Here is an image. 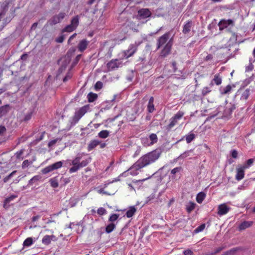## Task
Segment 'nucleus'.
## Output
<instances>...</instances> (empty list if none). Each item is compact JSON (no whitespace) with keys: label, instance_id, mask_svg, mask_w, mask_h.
<instances>
[{"label":"nucleus","instance_id":"obj_14","mask_svg":"<svg viewBox=\"0 0 255 255\" xmlns=\"http://www.w3.org/2000/svg\"><path fill=\"white\" fill-rule=\"evenodd\" d=\"M231 208L227 205L226 204L224 203L220 204L218 207L217 214L219 216H222L227 214L230 210Z\"/></svg>","mask_w":255,"mask_h":255},{"label":"nucleus","instance_id":"obj_45","mask_svg":"<svg viewBox=\"0 0 255 255\" xmlns=\"http://www.w3.org/2000/svg\"><path fill=\"white\" fill-rule=\"evenodd\" d=\"M103 87V83L101 81H98L95 85V89L97 90H100Z\"/></svg>","mask_w":255,"mask_h":255},{"label":"nucleus","instance_id":"obj_34","mask_svg":"<svg viewBox=\"0 0 255 255\" xmlns=\"http://www.w3.org/2000/svg\"><path fill=\"white\" fill-rule=\"evenodd\" d=\"M74 27H73L70 24L69 25H67L66 26L64 27L62 30V32H71L75 30Z\"/></svg>","mask_w":255,"mask_h":255},{"label":"nucleus","instance_id":"obj_61","mask_svg":"<svg viewBox=\"0 0 255 255\" xmlns=\"http://www.w3.org/2000/svg\"><path fill=\"white\" fill-rule=\"evenodd\" d=\"M28 160H24L22 164V167L23 168H24L28 166Z\"/></svg>","mask_w":255,"mask_h":255},{"label":"nucleus","instance_id":"obj_54","mask_svg":"<svg viewBox=\"0 0 255 255\" xmlns=\"http://www.w3.org/2000/svg\"><path fill=\"white\" fill-rule=\"evenodd\" d=\"M224 248H225V247H224L217 248V249H215V251L214 252H213L214 255H215L216 254L219 253Z\"/></svg>","mask_w":255,"mask_h":255},{"label":"nucleus","instance_id":"obj_30","mask_svg":"<svg viewBox=\"0 0 255 255\" xmlns=\"http://www.w3.org/2000/svg\"><path fill=\"white\" fill-rule=\"evenodd\" d=\"M115 228V224L113 223H111L106 226L105 231L107 233H110L114 230Z\"/></svg>","mask_w":255,"mask_h":255},{"label":"nucleus","instance_id":"obj_39","mask_svg":"<svg viewBox=\"0 0 255 255\" xmlns=\"http://www.w3.org/2000/svg\"><path fill=\"white\" fill-rule=\"evenodd\" d=\"M119 217V214H112L109 219V221L110 222H113L116 221L118 219Z\"/></svg>","mask_w":255,"mask_h":255},{"label":"nucleus","instance_id":"obj_50","mask_svg":"<svg viewBox=\"0 0 255 255\" xmlns=\"http://www.w3.org/2000/svg\"><path fill=\"white\" fill-rule=\"evenodd\" d=\"M181 169V168L180 167H175L171 170V173L172 174H175L176 173L179 172Z\"/></svg>","mask_w":255,"mask_h":255},{"label":"nucleus","instance_id":"obj_27","mask_svg":"<svg viewBox=\"0 0 255 255\" xmlns=\"http://www.w3.org/2000/svg\"><path fill=\"white\" fill-rule=\"evenodd\" d=\"M196 204L193 202H189L186 206V209L188 213H191L195 208Z\"/></svg>","mask_w":255,"mask_h":255},{"label":"nucleus","instance_id":"obj_60","mask_svg":"<svg viewBox=\"0 0 255 255\" xmlns=\"http://www.w3.org/2000/svg\"><path fill=\"white\" fill-rule=\"evenodd\" d=\"M98 192L100 194L110 195V194H109L107 192L105 191L103 189H99Z\"/></svg>","mask_w":255,"mask_h":255},{"label":"nucleus","instance_id":"obj_29","mask_svg":"<svg viewBox=\"0 0 255 255\" xmlns=\"http://www.w3.org/2000/svg\"><path fill=\"white\" fill-rule=\"evenodd\" d=\"M205 197L206 194L204 192H201L199 193L196 196L197 202L199 204L202 203Z\"/></svg>","mask_w":255,"mask_h":255},{"label":"nucleus","instance_id":"obj_38","mask_svg":"<svg viewBox=\"0 0 255 255\" xmlns=\"http://www.w3.org/2000/svg\"><path fill=\"white\" fill-rule=\"evenodd\" d=\"M16 173V171H13L10 174H9L8 175L5 177L3 180L4 183L7 182L12 177H13L15 173Z\"/></svg>","mask_w":255,"mask_h":255},{"label":"nucleus","instance_id":"obj_16","mask_svg":"<svg viewBox=\"0 0 255 255\" xmlns=\"http://www.w3.org/2000/svg\"><path fill=\"white\" fill-rule=\"evenodd\" d=\"M89 41L86 39H83L79 41L77 45V48L79 51L84 52L88 47Z\"/></svg>","mask_w":255,"mask_h":255},{"label":"nucleus","instance_id":"obj_64","mask_svg":"<svg viewBox=\"0 0 255 255\" xmlns=\"http://www.w3.org/2000/svg\"><path fill=\"white\" fill-rule=\"evenodd\" d=\"M213 59V56L211 54H208L205 58L206 61L210 60Z\"/></svg>","mask_w":255,"mask_h":255},{"label":"nucleus","instance_id":"obj_2","mask_svg":"<svg viewBox=\"0 0 255 255\" xmlns=\"http://www.w3.org/2000/svg\"><path fill=\"white\" fill-rule=\"evenodd\" d=\"M254 160H248L247 162L244 164L238 165L236 171L235 178L237 180L240 181L243 179L245 176V170L251 167L253 164Z\"/></svg>","mask_w":255,"mask_h":255},{"label":"nucleus","instance_id":"obj_52","mask_svg":"<svg viewBox=\"0 0 255 255\" xmlns=\"http://www.w3.org/2000/svg\"><path fill=\"white\" fill-rule=\"evenodd\" d=\"M17 196H15V195H11L10 196V197L7 198L5 200V203H9L10 202V201L13 200V199L14 198H15Z\"/></svg>","mask_w":255,"mask_h":255},{"label":"nucleus","instance_id":"obj_43","mask_svg":"<svg viewBox=\"0 0 255 255\" xmlns=\"http://www.w3.org/2000/svg\"><path fill=\"white\" fill-rule=\"evenodd\" d=\"M231 90H232L231 86L230 85H228L224 89L223 93L224 94H228L231 92Z\"/></svg>","mask_w":255,"mask_h":255},{"label":"nucleus","instance_id":"obj_12","mask_svg":"<svg viewBox=\"0 0 255 255\" xmlns=\"http://www.w3.org/2000/svg\"><path fill=\"white\" fill-rule=\"evenodd\" d=\"M62 165L61 161H58L51 165H50L42 170L43 174H47L54 170L60 168Z\"/></svg>","mask_w":255,"mask_h":255},{"label":"nucleus","instance_id":"obj_63","mask_svg":"<svg viewBox=\"0 0 255 255\" xmlns=\"http://www.w3.org/2000/svg\"><path fill=\"white\" fill-rule=\"evenodd\" d=\"M28 55L26 53H24L21 56V59L25 60L27 58Z\"/></svg>","mask_w":255,"mask_h":255},{"label":"nucleus","instance_id":"obj_48","mask_svg":"<svg viewBox=\"0 0 255 255\" xmlns=\"http://www.w3.org/2000/svg\"><path fill=\"white\" fill-rule=\"evenodd\" d=\"M231 154L233 158H237L238 157V152L236 150H232L231 151Z\"/></svg>","mask_w":255,"mask_h":255},{"label":"nucleus","instance_id":"obj_8","mask_svg":"<svg viewBox=\"0 0 255 255\" xmlns=\"http://www.w3.org/2000/svg\"><path fill=\"white\" fill-rule=\"evenodd\" d=\"M152 13L149 9L147 8H140L137 11L136 18L140 19H145L151 17Z\"/></svg>","mask_w":255,"mask_h":255},{"label":"nucleus","instance_id":"obj_46","mask_svg":"<svg viewBox=\"0 0 255 255\" xmlns=\"http://www.w3.org/2000/svg\"><path fill=\"white\" fill-rule=\"evenodd\" d=\"M32 115V112H30L27 113L25 116V117L24 118V119H23V121H25V122L29 121L31 118Z\"/></svg>","mask_w":255,"mask_h":255},{"label":"nucleus","instance_id":"obj_10","mask_svg":"<svg viewBox=\"0 0 255 255\" xmlns=\"http://www.w3.org/2000/svg\"><path fill=\"white\" fill-rule=\"evenodd\" d=\"M238 93L241 95L240 100L242 101H247L251 93L253 92V90L250 88L246 89H240L238 90Z\"/></svg>","mask_w":255,"mask_h":255},{"label":"nucleus","instance_id":"obj_47","mask_svg":"<svg viewBox=\"0 0 255 255\" xmlns=\"http://www.w3.org/2000/svg\"><path fill=\"white\" fill-rule=\"evenodd\" d=\"M205 228V224H202L195 229L196 233H198L202 231Z\"/></svg>","mask_w":255,"mask_h":255},{"label":"nucleus","instance_id":"obj_15","mask_svg":"<svg viewBox=\"0 0 255 255\" xmlns=\"http://www.w3.org/2000/svg\"><path fill=\"white\" fill-rule=\"evenodd\" d=\"M230 25H234V21L232 19L226 20L223 19H221L218 23L219 29L220 30H223Z\"/></svg>","mask_w":255,"mask_h":255},{"label":"nucleus","instance_id":"obj_25","mask_svg":"<svg viewBox=\"0 0 255 255\" xmlns=\"http://www.w3.org/2000/svg\"><path fill=\"white\" fill-rule=\"evenodd\" d=\"M100 143V142L97 140H93L90 141L88 144V149L90 151L93 149L95 147Z\"/></svg>","mask_w":255,"mask_h":255},{"label":"nucleus","instance_id":"obj_51","mask_svg":"<svg viewBox=\"0 0 255 255\" xmlns=\"http://www.w3.org/2000/svg\"><path fill=\"white\" fill-rule=\"evenodd\" d=\"M81 54H79L74 59L73 62V65H76L77 64L78 62L79 61L80 58H81Z\"/></svg>","mask_w":255,"mask_h":255},{"label":"nucleus","instance_id":"obj_5","mask_svg":"<svg viewBox=\"0 0 255 255\" xmlns=\"http://www.w3.org/2000/svg\"><path fill=\"white\" fill-rule=\"evenodd\" d=\"M90 110L89 105H85L77 110L72 118L73 122L77 123Z\"/></svg>","mask_w":255,"mask_h":255},{"label":"nucleus","instance_id":"obj_55","mask_svg":"<svg viewBox=\"0 0 255 255\" xmlns=\"http://www.w3.org/2000/svg\"><path fill=\"white\" fill-rule=\"evenodd\" d=\"M64 37L63 35H61L60 36L57 37L55 41L57 43H62L64 41Z\"/></svg>","mask_w":255,"mask_h":255},{"label":"nucleus","instance_id":"obj_59","mask_svg":"<svg viewBox=\"0 0 255 255\" xmlns=\"http://www.w3.org/2000/svg\"><path fill=\"white\" fill-rule=\"evenodd\" d=\"M6 131V128L4 126H0V134L2 135Z\"/></svg>","mask_w":255,"mask_h":255},{"label":"nucleus","instance_id":"obj_53","mask_svg":"<svg viewBox=\"0 0 255 255\" xmlns=\"http://www.w3.org/2000/svg\"><path fill=\"white\" fill-rule=\"evenodd\" d=\"M77 200H71L69 202V206L71 208L73 207L76 206L77 203Z\"/></svg>","mask_w":255,"mask_h":255},{"label":"nucleus","instance_id":"obj_11","mask_svg":"<svg viewBox=\"0 0 255 255\" xmlns=\"http://www.w3.org/2000/svg\"><path fill=\"white\" fill-rule=\"evenodd\" d=\"M122 65V61L118 59H112L107 64L108 71H113Z\"/></svg>","mask_w":255,"mask_h":255},{"label":"nucleus","instance_id":"obj_57","mask_svg":"<svg viewBox=\"0 0 255 255\" xmlns=\"http://www.w3.org/2000/svg\"><path fill=\"white\" fill-rule=\"evenodd\" d=\"M57 140H58V139H53V140H51L48 143V146L49 147L53 146L55 144V143L57 142Z\"/></svg>","mask_w":255,"mask_h":255},{"label":"nucleus","instance_id":"obj_58","mask_svg":"<svg viewBox=\"0 0 255 255\" xmlns=\"http://www.w3.org/2000/svg\"><path fill=\"white\" fill-rule=\"evenodd\" d=\"M148 178H144V179H141V180H133L132 182L133 183H134V184L137 183L138 182L142 183L143 181H145Z\"/></svg>","mask_w":255,"mask_h":255},{"label":"nucleus","instance_id":"obj_20","mask_svg":"<svg viewBox=\"0 0 255 255\" xmlns=\"http://www.w3.org/2000/svg\"><path fill=\"white\" fill-rule=\"evenodd\" d=\"M9 105H5L0 107V118L5 116L9 111Z\"/></svg>","mask_w":255,"mask_h":255},{"label":"nucleus","instance_id":"obj_19","mask_svg":"<svg viewBox=\"0 0 255 255\" xmlns=\"http://www.w3.org/2000/svg\"><path fill=\"white\" fill-rule=\"evenodd\" d=\"M253 224L252 221H244L239 226V230L242 231L250 227Z\"/></svg>","mask_w":255,"mask_h":255},{"label":"nucleus","instance_id":"obj_13","mask_svg":"<svg viewBox=\"0 0 255 255\" xmlns=\"http://www.w3.org/2000/svg\"><path fill=\"white\" fill-rule=\"evenodd\" d=\"M66 13L65 12H60L57 15H54L49 20L50 25H55L60 22L65 17Z\"/></svg>","mask_w":255,"mask_h":255},{"label":"nucleus","instance_id":"obj_36","mask_svg":"<svg viewBox=\"0 0 255 255\" xmlns=\"http://www.w3.org/2000/svg\"><path fill=\"white\" fill-rule=\"evenodd\" d=\"M49 182L51 187L53 188H57L59 186L57 180L55 178H51L49 180Z\"/></svg>","mask_w":255,"mask_h":255},{"label":"nucleus","instance_id":"obj_41","mask_svg":"<svg viewBox=\"0 0 255 255\" xmlns=\"http://www.w3.org/2000/svg\"><path fill=\"white\" fill-rule=\"evenodd\" d=\"M253 61H251V60H250V63L248 66L246 67V72H250L252 71L254 69V65L253 64Z\"/></svg>","mask_w":255,"mask_h":255},{"label":"nucleus","instance_id":"obj_1","mask_svg":"<svg viewBox=\"0 0 255 255\" xmlns=\"http://www.w3.org/2000/svg\"><path fill=\"white\" fill-rule=\"evenodd\" d=\"M169 32H166L159 37L157 40V49H158L163 47L160 55L162 57H166L171 52L173 45V39L172 38L169 39Z\"/></svg>","mask_w":255,"mask_h":255},{"label":"nucleus","instance_id":"obj_21","mask_svg":"<svg viewBox=\"0 0 255 255\" xmlns=\"http://www.w3.org/2000/svg\"><path fill=\"white\" fill-rule=\"evenodd\" d=\"M79 19L80 17L79 15H76L74 17H73L72 19L71 20V23L70 24L75 28V29H76L78 27L79 23Z\"/></svg>","mask_w":255,"mask_h":255},{"label":"nucleus","instance_id":"obj_18","mask_svg":"<svg viewBox=\"0 0 255 255\" xmlns=\"http://www.w3.org/2000/svg\"><path fill=\"white\" fill-rule=\"evenodd\" d=\"M192 26V21L191 20L188 21L184 25L183 28L182 32L184 34H187L190 31Z\"/></svg>","mask_w":255,"mask_h":255},{"label":"nucleus","instance_id":"obj_42","mask_svg":"<svg viewBox=\"0 0 255 255\" xmlns=\"http://www.w3.org/2000/svg\"><path fill=\"white\" fill-rule=\"evenodd\" d=\"M97 213L99 215H103L106 213V210L103 207H100L97 210Z\"/></svg>","mask_w":255,"mask_h":255},{"label":"nucleus","instance_id":"obj_56","mask_svg":"<svg viewBox=\"0 0 255 255\" xmlns=\"http://www.w3.org/2000/svg\"><path fill=\"white\" fill-rule=\"evenodd\" d=\"M75 51H76V49L75 48H74V47L71 48L68 51L67 54L71 56L72 54H73L75 53Z\"/></svg>","mask_w":255,"mask_h":255},{"label":"nucleus","instance_id":"obj_32","mask_svg":"<svg viewBox=\"0 0 255 255\" xmlns=\"http://www.w3.org/2000/svg\"><path fill=\"white\" fill-rule=\"evenodd\" d=\"M33 243V239L31 238H27L23 243V247H29Z\"/></svg>","mask_w":255,"mask_h":255},{"label":"nucleus","instance_id":"obj_4","mask_svg":"<svg viewBox=\"0 0 255 255\" xmlns=\"http://www.w3.org/2000/svg\"><path fill=\"white\" fill-rule=\"evenodd\" d=\"M155 160H137V161L129 169L130 173L132 175H137V170L152 163Z\"/></svg>","mask_w":255,"mask_h":255},{"label":"nucleus","instance_id":"obj_62","mask_svg":"<svg viewBox=\"0 0 255 255\" xmlns=\"http://www.w3.org/2000/svg\"><path fill=\"white\" fill-rule=\"evenodd\" d=\"M40 218V216L39 215H36V216H33L31 220H32V222H35L37 220H38Z\"/></svg>","mask_w":255,"mask_h":255},{"label":"nucleus","instance_id":"obj_44","mask_svg":"<svg viewBox=\"0 0 255 255\" xmlns=\"http://www.w3.org/2000/svg\"><path fill=\"white\" fill-rule=\"evenodd\" d=\"M236 251H237L236 249H231L229 251H228L225 252L223 254V255H233L236 253Z\"/></svg>","mask_w":255,"mask_h":255},{"label":"nucleus","instance_id":"obj_49","mask_svg":"<svg viewBox=\"0 0 255 255\" xmlns=\"http://www.w3.org/2000/svg\"><path fill=\"white\" fill-rule=\"evenodd\" d=\"M184 255H193V252L190 249H187L183 251Z\"/></svg>","mask_w":255,"mask_h":255},{"label":"nucleus","instance_id":"obj_28","mask_svg":"<svg viewBox=\"0 0 255 255\" xmlns=\"http://www.w3.org/2000/svg\"><path fill=\"white\" fill-rule=\"evenodd\" d=\"M149 139L151 141L150 144H148L147 145H153L156 143L158 141V137L155 133H151L149 136Z\"/></svg>","mask_w":255,"mask_h":255},{"label":"nucleus","instance_id":"obj_37","mask_svg":"<svg viewBox=\"0 0 255 255\" xmlns=\"http://www.w3.org/2000/svg\"><path fill=\"white\" fill-rule=\"evenodd\" d=\"M211 92V90L209 87H205L202 89V95L203 97L205 96L207 94H209Z\"/></svg>","mask_w":255,"mask_h":255},{"label":"nucleus","instance_id":"obj_33","mask_svg":"<svg viewBox=\"0 0 255 255\" xmlns=\"http://www.w3.org/2000/svg\"><path fill=\"white\" fill-rule=\"evenodd\" d=\"M98 135L100 138H106L109 135V132L107 130H103L98 133Z\"/></svg>","mask_w":255,"mask_h":255},{"label":"nucleus","instance_id":"obj_3","mask_svg":"<svg viewBox=\"0 0 255 255\" xmlns=\"http://www.w3.org/2000/svg\"><path fill=\"white\" fill-rule=\"evenodd\" d=\"M184 115L183 111H179L176 114L172 117L169 121V124L165 127V128L167 131H170L178 123V121L181 120Z\"/></svg>","mask_w":255,"mask_h":255},{"label":"nucleus","instance_id":"obj_40","mask_svg":"<svg viewBox=\"0 0 255 255\" xmlns=\"http://www.w3.org/2000/svg\"><path fill=\"white\" fill-rule=\"evenodd\" d=\"M23 152L24 149H21L15 153V155L16 159H20L21 158L22 159L23 158V156H22Z\"/></svg>","mask_w":255,"mask_h":255},{"label":"nucleus","instance_id":"obj_7","mask_svg":"<svg viewBox=\"0 0 255 255\" xmlns=\"http://www.w3.org/2000/svg\"><path fill=\"white\" fill-rule=\"evenodd\" d=\"M162 153L160 148H157L148 153L140 158V159H157Z\"/></svg>","mask_w":255,"mask_h":255},{"label":"nucleus","instance_id":"obj_17","mask_svg":"<svg viewBox=\"0 0 255 255\" xmlns=\"http://www.w3.org/2000/svg\"><path fill=\"white\" fill-rule=\"evenodd\" d=\"M222 82V76L220 74L218 73L215 75L214 78L210 83V86H213L214 84L219 86L221 84Z\"/></svg>","mask_w":255,"mask_h":255},{"label":"nucleus","instance_id":"obj_6","mask_svg":"<svg viewBox=\"0 0 255 255\" xmlns=\"http://www.w3.org/2000/svg\"><path fill=\"white\" fill-rule=\"evenodd\" d=\"M137 50V45L136 43L131 44L129 45L127 50L122 52V58L128 59L132 56Z\"/></svg>","mask_w":255,"mask_h":255},{"label":"nucleus","instance_id":"obj_9","mask_svg":"<svg viewBox=\"0 0 255 255\" xmlns=\"http://www.w3.org/2000/svg\"><path fill=\"white\" fill-rule=\"evenodd\" d=\"M73 166L69 169L70 173L76 172L78 169L86 166L88 164L87 160H83L81 163L78 161L79 160H72Z\"/></svg>","mask_w":255,"mask_h":255},{"label":"nucleus","instance_id":"obj_26","mask_svg":"<svg viewBox=\"0 0 255 255\" xmlns=\"http://www.w3.org/2000/svg\"><path fill=\"white\" fill-rule=\"evenodd\" d=\"M136 211L134 206H131L126 212V216L128 218H130L133 216Z\"/></svg>","mask_w":255,"mask_h":255},{"label":"nucleus","instance_id":"obj_22","mask_svg":"<svg viewBox=\"0 0 255 255\" xmlns=\"http://www.w3.org/2000/svg\"><path fill=\"white\" fill-rule=\"evenodd\" d=\"M153 102L154 98L153 97H151L149 100L147 105V110L149 113H152L155 110Z\"/></svg>","mask_w":255,"mask_h":255},{"label":"nucleus","instance_id":"obj_35","mask_svg":"<svg viewBox=\"0 0 255 255\" xmlns=\"http://www.w3.org/2000/svg\"><path fill=\"white\" fill-rule=\"evenodd\" d=\"M41 178L40 176L39 175H35L33 176L31 179H30L28 181V184L29 185H32L34 183L37 182Z\"/></svg>","mask_w":255,"mask_h":255},{"label":"nucleus","instance_id":"obj_23","mask_svg":"<svg viewBox=\"0 0 255 255\" xmlns=\"http://www.w3.org/2000/svg\"><path fill=\"white\" fill-rule=\"evenodd\" d=\"M54 238H55V237L53 235H52V236L45 235L43 237L42 240V242L43 244L48 245L49 244H50L51 240Z\"/></svg>","mask_w":255,"mask_h":255},{"label":"nucleus","instance_id":"obj_31","mask_svg":"<svg viewBox=\"0 0 255 255\" xmlns=\"http://www.w3.org/2000/svg\"><path fill=\"white\" fill-rule=\"evenodd\" d=\"M195 134L193 133L186 135L185 136L186 142L187 143H190L192 140H193L195 138Z\"/></svg>","mask_w":255,"mask_h":255},{"label":"nucleus","instance_id":"obj_24","mask_svg":"<svg viewBox=\"0 0 255 255\" xmlns=\"http://www.w3.org/2000/svg\"><path fill=\"white\" fill-rule=\"evenodd\" d=\"M98 98V95L92 92L89 93L87 95L88 101L90 103H92L96 101Z\"/></svg>","mask_w":255,"mask_h":255}]
</instances>
